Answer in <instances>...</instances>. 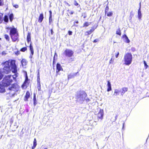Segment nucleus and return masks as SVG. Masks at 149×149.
I'll return each instance as SVG.
<instances>
[{
    "mask_svg": "<svg viewBox=\"0 0 149 149\" xmlns=\"http://www.w3.org/2000/svg\"><path fill=\"white\" fill-rule=\"evenodd\" d=\"M13 76H12L11 75H8L5 77L3 78L1 82L4 86L6 87L7 90L13 91L15 92L17 91L18 90V86L16 84H13L11 85V86L7 88L8 86H9L12 84L13 81Z\"/></svg>",
    "mask_w": 149,
    "mask_h": 149,
    "instance_id": "nucleus-1",
    "label": "nucleus"
},
{
    "mask_svg": "<svg viewBox=\"0 0 149 149\" xmlns=\"http://www.w3.org/2000/svg\"><path fill=\"white\" fill-rule=\"evenodd\" d=\"M87 94L84 91H77L75 94L76 101L80 104H83L87 97Z\"/></svg>",
    "mask_w": 149,
    "mask_h": 149,
    "instance_id": "nucleus-2",
    "label": "nucleus"
},
{
    "mask_svg": "<svg viewBox=\"0 0 149 149\" xmlns=\"http://www.w3.org/2000/svg\"><path fill=\"white\" fill-rule=\"evenodd\" d=\"M9 61H6L3 62L2 65L4 66L3 68L0 69V71L3 75L5 74H8L11 71Z\"/></svg>",
    "mask_w": 149,
    "mask_h": 149,
    "instance_id": "nucleus-3",
    "label": "nucleus"
},
{
    "mask_svg": "<svg viewBox=\"0 0 149 149\" xmlns=\"http://www.w3.org/2000/svg\"><path fill=\"white\" fill-rule=\"evenodd\" d=\"M74 53V52L72 50L68 49H66L64 52V54L66 57L70 58L68 59L69 63L74 61V58L72 57Z\"/></svg>",
    "mask_w": 149,
    "mask_h": 149,
    "instance_id": "nucleus-4",
    "label": "nucleus"
},
{
    "mask_svg": "<svg viewBox=\"0 0 149 149\" xmlns=\"http://www.w3.org/2000/svg\"><path fill=\"white\" fill-rule=\"evenodd\" d=\"M124 64L126 65H130L132 61V56L131 53H128L125 54L124 56Z\"/></svg>",
    "mask_w": 149,
    "mask_h": 149,
    "instance_id": "nucleus-5",
    "label": "nucleus"
},
{
    "mask_svg": "<svg viewBox=\"0 0 149 149\" xmlns=\"http://www.w3.org/2000/svg\"><path fill=\"white\" fill-rule=\"evenodd\" d=\"M15 61L14 60H11L9 62V65L11 70L14 73H16L17 72V68L16 65L15 64Z\"/></svg>",
    "mask_w": 149,
    "mask_h": 149,
    "instance_id": "nucleus-6",
    "label": "nucleus"
},
{
    "mask_svg": "<svg viewBox=\"0 0 149 149\" xmlns=\"http://www.w3.org/2000/svg\"><path fill=\"white\" fill-rule=\"evenodd\" d=\"M7 29L10 30V36L18 33V32L16 29L14 27H8L7 28Z\"/></svg>",
    "mask_w": 149,
    "mask_h": 149,
    "instance_id": "nucleus-7",
    "label": "nucleus"
},
{
    "mask_svg": "<svg viewBox=\"0 0 149 149\" xmlns=\"http://www.w3.org/2000/svg\"><path fill=\"white\" fill-rule=\"evenodd\" d=\"M10 36L13 42H15L17 40L19 41V35L18 33Z\"/></svg>",
    "mask_w": 149,
    "mask_h": 149,
    "instance_id": "nucleus-8",
    "label": "nucleus"
},
{
    "mask_svg": "<svg viewBox=\"0 0 149 149\" xmlns=\"http://www.w3.org/2000/svg\"><path fill=\"white\" fill-rule=\"evenodd\" d=\"M6 87L2 84V83L0 82V93H3L6 91L5 88Z\"/></svg>",
    "mask_w": 149,
    "mask_h": 149,
    "instance_id": "nucleus-9",
    "label": "nucleus"
},
{
    "mask_svg": "<svg viewBox=\"0 0 149 149\" xmlns=\"http://www.w3.org/2000/svg\"><path fill=\"white\" fill-rule=\"evenodd\" d=\"M103 110L100 109L98 113V117L101 119H102L103 117Z\"/></svg>",
    "mask_w": 149,
    "mask_h": 149,
    "instance_id": "nucleus-10",
    "label": "nucleus"
},
{
    "mask_svg": "<svg viewBox=\"0 0 149 149\" xmlns=\"http://www.w3.org/2000/svg\"><path fill=\"white\" fill-rule=\"evenodd\" d=\"M79 72H77L75 73H70L68 75V79H71L75 77L78 74Z\"/></svg>",
    "mask_w": 149,
    "mask_h": 149,
    "instance_id": "nucleus-11",
    "label": "nucleus"
},
{
    "mask_svg": "<svg viewBox=\"0 0 149 149\" xmlns=\"http://www.w3.org/2000/svg\"><path fill=\"white\" fill-rule=\"evenodd\" d=\"M107 86V92H109L112 90L111 84L109 81H108Z\"/></svg>",
    "mask_w": 149,
    "mask_h": 149,
    "instance_id": "nucleus-12",
    "label": "nucleus"
},
{
    "mask_svg": "<svg viewBox=\"0 0 149 149\" xmlns=\"http://www.w3.org/2000/svg\"><path fill=\"white\" fill-rule=\"evenodd\" d=\"M56 72H59L61 70H63V69L61 67V65L58 63H57L56 64Z\"/></svg>",
    "mask_w": 149,
    "mask_h": 149,
    "instance_id": "nucleus-13",
    "label": "nucleus"
},
{
    "mask_svg": "<svg viewBox=\"0 0 149 149\" xmlns=\"http://www.w3.org/2000/svg\"><path fill=\"white\" fill-rule=\"evenodd\" d=\"M30 93L29 91H27L26 95L25 96V99L24 100L25 101H27L28 100V98L30 97Z\"/></svg>",
    "mask_w": 149,
    "mask_h": 149,
    "instance_id": "nucleus-14",
    "label": "nucleus"
},
{
    "mask_svg": "<svg viewBox=\"0 0 149 149\" xmlns=\"http://www.w3.org/2000/svg\"><path fill=\"white\" fill-rule=\"evenodd\" d=\"M94 30V29L93 28H92L89 31H88L85 32V35L88 36L90 35L92 32H93Z\"/></svg>",
    "mask_w": 149,
    "mask_h": 149,
    "instance_id": "nucleus-15",
    "label": "nucleus"
},
{
    "mask_svg": "<svg viewBox=\"0 0 149 149\" xmlns=\"http://www.w3.org/2000/svg\"><path fill=\"white\" fill-rule=\"evenodd\" d=\"M43 18L44 17L43 14L42 13L40 14L39 17L38 22L40 23H41L42 22Z\"/></svg>",
    "mask_w": 149,
    "mask_h": 149,
    "instance_id": "nucleus-16",
    "label": "nucleus"
},
{
    "mask_svg": "<svg viewBox=\"0 0 149 149\" xmlns=\"http://www.w3.org/2000/svg\"><path fill=\"white\" fill-rule=\"evenodd\" d=\"M142 17V14L141 13V9L139 8L138 10V18L140 19H141Z\"/></svg>",
    "mask_w": 149,
    "mask_h": 149,
    "instance_id": "nucleus-17",
    "label": "nucleus"
},
{
    "mask_svg": "<svg viewBox=\"0 0 149 149\" xmlns=\"http://www.w3.org/2000/svg\"><path fill=\"white\" fill-rule=\"evenodd\" d=\"M29 47L30 48V50L31 51V54H32V55H33L34 54L33 47L32 45L31 44V43Z\"/></svg>",
    "mask_w": 149,
    "mask_h": 149,
    "instance_id": "nucleus-18",
    "label": "nucleus"
},
{
    "mask_svg": "<svg viewBox=\"0 0 149 149\" xmlns=\"http://www.w3.org/2000/svg\"><path fill=\"white\" fill-rule=\"evenodd\" d=\"M26 60L25 59H23L21 61L22 65L23 67L25 66L26 64Z\"/></svg>",
    "mask_w": 149,
    "mask_h": 149,
    "instance_id": "nucleus-19",
    "label": "nucleus"
},
{
    "mask_svg": "<svg viewBox=\"0 0 149 149\" xmlns=\"http://www.w3.org/2000/svg\"><path fill=\"white\" fill-rule=\"evenodd\" d=\"M31 33L29 32L27 35V40L28 43L30 42L31 40Z\"/></svg>",
    "mask_w": 149,
    "mask_h": 149,
    "instance_id": "nucleus-20",
    "label": "nucleus"
},
{
    "mask_svg": "<svg viewBox=\"0 0 149 149\" xmlns=\"http://www.w3.org/2000/svg\"><path fill=\"white\" fill-rule=\"evenodd\" d=\"M122 89V91L121 92V95H123L127 91L128 88H127L123 87Z\"/></svg>",
    "mask_w": 149,
    "mask_h": 149,
    "instance_id": "nucleus-21",
    "label": "nucleus"
},
{
    "mask_svg": "<svg viewBox=\"0 0 149 149\" xmlns=\"http://www.w3.org/2000/svg\"><path fill=\"white\" fill-rule=\"evenodd\" d=\"M29 80L28 79V77L26 75L25 77V81L24 83V85L25 86H26L27 85H28L29 83H28V81H29Z\"/></svg>",
    "mask_w": 149,
    "mask_h": 149,
    "instance_id": "nucleus-22",
    "label": "nucleus"
},
{
    "mask_svg": "<svg viewBox=\"0 0 149 149\" xmlns=\"http://www.w3.org/2000/svg\"><path fill=\"white\" fill-rule=\"evenodd\" d=\"M120 92V91H119L118 89H116L114 91V93L113 94V95L117 96L119 95V93Z\"/></svg>",
    "mask_w": 149,
    "mask_h": 149,
    "instance_id": "nucleus-23",
    "label": "nucleus"
},
{
    "mask_svg": "<svg viewBox=\"0 0 149 149\" xmlns=\"http://www.w3.org/2000/svg\"><path fill=\"white\" fill-rule=\"evenodd\" d=\"M33 101L34 106H35L37 104V101L36 99V96L35 93L34 94L33 96Z\"/></svg>",
    "mask_w": 149,
    "mask_h": 149,
    "instance_id": "nucleus-24",
    "label": "nucleus"
},
{
    "mask_svg": "<svg viewBox=\"0 0 149 149\" xmlns=\"http://www.w3.org/2000/svg\"><path fill=\"white\" fill-rule=\"evenodd\" d=\"M37 141L36 138H34L33 142V145L32 147L33 148H35L37 145Z\"/></svg>",
    "mask_w": 149,
    "mask_h": 149,
    "instance_id": "nucleus-25",
    "label": "nucleus"
},
{
    "mask_svg": "<svg viewBox=\"0 0 149 149\" xmlns=\"http://www.w3.org/2000/svg\"><path fill=\"white\" fill-rule=\"evenodd\" d=\"M14 18V15L13 13H11L10 15H9V18L10 20V21L11 22H12L13 19Z\"/></svg>",
    "mask_w": 149,
    "mask_h": 149,
    "instance_id": "nucleus-26",
    "label": "nucleus"
},
{
    "mask_svg": "<svg viewBox=\"0 0 149 149\" xmlns=\"http://www.w3.org/2000/svg\"><path fill=\"white\" fill-rule=\"evenodd\" d=\"M4 20L6 22H8V18L7 15H5L4 17Z\"/></svg>",
    "mask_w": 149,
    "mask_h": 149,
    "instance_id": "nucleus-27",
    "label": "nucleus"
},
{
    "mask_svg": "<svg viewBox=\"0 0 149 149\" xmlns=\"http://www.w3.org/2000/svg\"><path fill=\"white\" fill-rule=\"evenodd\" d=\"M4 38L7 41H10V37L7 34H5L4 35Z\"/></svg>",
    "mask_w": 149,
    "mask_h": 149,
    "instance_id": "nucleus-28",
    "label": "nucleus"
},
{
    "mask_svg": "<svg viewBox=\"0 0 149 149\" xmlns=\"http://www.w3.org/2000/svg\"><path fill=\"white\" fill-rule=\"evenodd\" d=\"M116 34L120 36L121 35V32L120 28H118V29L116 31Z\"/></svg>",
    "mask_w": 149,
    "mask_h": 149,
    "instance_id": "nucleus-29",
    "label": "nucleus"
},
{
    "mask_svg": "<svg viewBox=\"0 0 149 149\" xmlns=\"http://www.w3.org/2000/svg\"><path fill=\"white\" fill-rule=\"evenodd\" d=\"M37 82L38 83H40V74L39 72H38L37 75Z\"/></svg>",
    "mask_w": 149,
    "mask_h": 149,
    "instance_id": "nucleus-30",
    "label": "nucleus"
},
{
    "mask_svg": "<svg viewBox=\"0 0 149 149\" xmlns=\"http://www.w3.org/2000/svg\"><path fill=\"white\" fill-rule=\"evenodd\" d=\"M52 22V15H49V24L50 25Z\"/></svg>",
    "mask_w": 149,
    "mask_h": 149,
    "instance_id": "nucleus-31",
    "label": "nucleus"
},
{
    "mask_svg": "<svg viewBox=\"0 0 149 149\" xmlns=\"http://www.w3.org/2000/svg\"><path fill=\"white\" fill-rule=\"evenodd\" d=\"M27 50V48L26 47H23L20 50V51L22 52H24Z\"/></svg>",
    "mask_w": 149,
    "mask_h": 149,
    "instance_id": "nucleus-32",
    "label": "nucleus"
},
{
    "mask_svg": "<svg viewBox=\"0 0 149 149\" xmlns=\"http://www.w3.org/2000/svg\"><path fill=\"white\" fill-rule=\"evenodd\" d=\"M113 14L112 12H109L107 13V15L108 17H110Z\"/></svg>",
    "mask_w": 149,
    "mask_h": 149,
    "instance_id": "nucleus-33",
    "label": "nucleus"
},
{
    "mask_svg": "<svg viewBox=\"0 0 149 149\" xmlns=\"http://www.w3.org/2000/svg\"><path fill=\"white\" fill-rule=\"evenodd\" d=\"M143 63L144 66L146 67V69L148 67V66L147 65V63L145 61H144Z\"/></svg>",
    "mask_w": 149,
    "mask_h": 149,
    "instance_id": "nucleus-34",
    "label": "nucleus"
},
{
    "mask_svg": "<svg viewBox=\"0 0 149 149\" xmlns=\"http://www.w3.org/2000/svg\"><path fill=\"white\" fill-rule=\"evenodd\" d=\"M109 9V6L107 5L106 8H105V14H106L107 13V12L108 11Z\"/></svg>",
    "mask_w": 149,
    "mask_h": 149,
    "instance_id": "nucleus-35",
    "label": "nucleus"
},
{
    "mask_svg": "<svg viewBox=\"0 0 149 149\" xmlns=\"http://www.w3.org/2000/svg\"><path fill=\"white\" fill-rule=\"evenodd\" d=\"M125 42L127 43H128L130 42V40L128 39V37L125 38Z\"/></svg>",
    "mask_w": 149,
    "mask_h": 149,
    "instance_id": "nucleus-36",
    "label": "nucleus"
},
{
    "mask_svg": "<svg viewBox=\"0 0 149 149\" xmlns=\"http://www.w3.org/2000/svg\"><path fill=\"white\" fill-rule=\"evenodd\" d=\"M89 24L88 22H86L84 24V26H87L89 25Z\"/></svg>",
    "mask_w": 149,
    "mask_h": 149,
    "instance_id": "nucleus-37",
    "label": "nucleus"
},
{
    "mask_svg": "<svg viewBox=\"0 0 149 149\" xmlns=\"http://www.w3.org/2000/svg\"><path fill=\"white\" fill-rule=\"evenodd\" d=\"M3 76V75L1 72V71H0V80L2 78Z\"/></svg>",
    "mask_w": 149,
    "mask_h": 149,
    "instance_id": "nucleus-38",
    "label": "nucleus"
},
{
    "mask_svg": "<svg viewBox=\"0 0 149 149\" xmlns=\"http://www.w3.org/2000/svg\"><path fill=\"white\" fill-rule=\"evenodd\" d=\"M4 3L3 0H0V6L3 5Z\"/></svg>",
    "mask_w": 149,
    "mask_h": 149,
    "instance_id": "nucleus-39",
    "label": "nucleus"
},
{
    "mask_svg": "<svg viewBox=\"0 0 149 149\" xmlns=\"http://www.w3.org/2000/svg\"><path fill=\"white\" fill-rule=\"evenodd\" d=\"M85 100H86V102L87 103L89 102L90 101V100L87 98V97H86V98Z\"/></svg>",
    "mask_w": 149,
    "mask_h": 149,
    "instance_id": "nucleus-40",
    "label": "nucleus"
},
{
    "mask_svg": "<svg viewBox=\"0 0 149 149\" xmlns=\"http://www.w3.org/2000/svg\"><path fill=\"white\" fill-rule=\"evenodd\" d=\"M99 39H95L93 41V42L94 43H96V42H99Z\"/></svg>",
    "mask_w": 149,
    "mask_h": 149,
    "instance_id": "nucleus-41",
    "label": "nucleus"
},
{
    "mask_svg": "<svg viewBox=\"0 0 149 149\" xmlns=\"http://www.w3.org/2000/svg\"><path fill=\"white\" fill-rule=\"evenodd\" d=\"M13 6L15 8H17L18 7V6L17 5L15 4L14 3H13Z\"/></svg>",
    "mask_w": 149,
    "mask_h": 149,
    "instance_id": "nucleus-42",
    "label": "nucleus"
},
{
    "mask_svg": "<svg viewBox=\"0 0 149 149\" xmlns=\"http://www.w3.org/2000/svg\"><path fill=\"white\" fill-rule=\"evenodd\" d=\"M68 34L69 35H71L72 34V32L70 31H68Z\"/></svg>",
    "mask_w": 149,
    "mask_h": 149,
    "instance_id": "nucleus-43",
    "label": "nucleus"
},
{
    "mask_svg": "<svg viewBox=\"0 0 149 149\" xmlns=\"http://www.w3.org/2000/svg\"><path fill=\"white\" fill-rule=\"evenodd\" d=\"M74 4L76 6L79 5L78 3H77L76 1H74Z\"/></svg>",
    "mask_w": 149,
    "mask_h": 149,
    "instance_id": "nucleus-44",
    "label": "nucleus"
},
{
    "mask_svg": "<svg viewBox=\"0 0 149 149\" xmlns=\"http://www.w3.org/2000/svg\"><path fill=\"white\" fill-rule=\"evenodd\" d=\"M131 50L132 51L134 52L136 51V49L134 47H132L131 49Z\"/></svg>",
    "mask_w": 149,
    "mask_h": 149,
    "instance_id": "nucleus-45",
    "label": "nucleus"
},
{
    "mask_svg": "<svg viewBox=\"0 0 149 149\" xmlns=\"http://www.w3.org/2000/svg\"><path fill=\"white\" fill-rule=\"evenodd\" d=\"M3 21V20L2 19V17L0 15V23H1Z\"/></svg>",
    "mask_w": 149,
    "mask_h": 149,
    "instance_id": "nucleus-46",
    "label": "nucleus"
},
{
    "mask_svg": "<svg viewBox=\"0 0 149 149\" xmlns=\"http://www.w3.org/2000/svg\"><path fill=\"white\" fill-rule=\"evenodd\" d=\"M50 31H51V35H52L54 33L52 29H51L50 30Z\"/></svg>",
    "mask_w": 149,
    "mask_h": 149,
    "instance_id": "nucleus-47",
    "label": "nucleus"
},
{
    "mask_svg": "<svg viewBox=\"0 0 149 149\" xmlns=\"http://www.w3.org/2000/svg\"><path fill=\"white\" fill-rule=\"evenodd\" d=\"M57 56V54L56 53H55V55H54V58L53 61V64H54V57H55V56Z\"/></svg>",
    "mask_w": 149,
    "mask_h": 149,
    "instance_id": "nucleus-48",
    "label": "nucleus"
},
{
    "mask_svg": "<svg viewBox=\"0 0 149 149\" xmlns=\"http://www.w3.org/2000/svg\"><path fill=\"white\" fill-rule=\"evenodd\" d=\"M65 4V5H68V6H70V4H69L68 3H67V2H66V1H65L64 2Z\"/></svg>",
    "mask_w": 149,
    "mask_h": 149,
    "instance_id": "nucleus-49",
    "label": "nucleus"
},
{
    "mask_svg": "<svg viewBox=\"0 0 149 149\" xmlns=\"http://www.w3.org/2000/svg\"><path fill=\"white\" fill-rule=\"evenodd\" d=\"M6 54V53L5 52V51H3L2 53V54L3 55H5Z\"/></svg>",
    "mask_w": 149,
    "mask_h": 149,
    "instance_id": "nucleus-50",
    "label": "nucleus"
},
{
    "mask_svg": "<svg viewBox=\"0 0 149 149\" xmlns=\"http://www.w3.org/2000/svg\"><path fill=\"white\" fill-rule=\"evenodd\" d=\"M123 38H125V39L127 37L126 34H124L123 35Z\"/></svg>",
    "mask_w": 149,
    "mask_h": 149,
    "instance_id": "nucleus-51",
    "label": "nucleus"
},
{
    "mask_svg": "<svg viewBox=\"0 0 149 149\" xmlns=\"http://www.w3.org/2000/svg\"><path fill=\"white\" fill-rule=\"evenodd\" d=\"M112 57L111 58V59L110 60V61H109V63L110 64L113 63V62H112Z\"/></svg>",
    "mask_w": 149,
    "mask_h": 149,
    "instance_id": "nucleus-52",
    "label": "nucleus"
},
{
    "mask_svg": "<svg viewBox=\"0 0 149 149\" xmlns=\"http://www.w3.org/2000/svg\"><path fill=\"white\" fill-rule=\"evenodd\" d=\"M119 52H118L117 54H116V58H117L119 55Z\"/></svg>",
    "mask_w": 149,
    "mask_h": 149,
    "instance_id": "nucleus-53",
    "label": "nucleus"
},
{
    "mask_svg": "<svg viewBox=\"0 0 149 149\" xmlns=\"http://www.w3.org/2000/svg\"><path fill=\"white\" fill-rule=\"evenodd\" d=\"M83 15H84V18H85L86 17V14L85 13H84L83 14Z\"/></svg>",
    "mask_w": 149,
    "mask_h": 149,
    "instance_id": "nucleus-54",
    "label": "nucleus"
},
{
    "mask_svg": "<svg viewBox=\"0 0 149 149\" xmlns=\"http://www.w3.org/2000/svg\"><path fill=\"white\" fill-rule=\"evenodd\" d=\"M105 125H106V124H104V130H107V128L106 127H105Z\"/></svg>",
    "mask_w": 149,
    "mask_h": 149,
    "instance_id": "nucleus-55",
    "label": "nucleus"
},
{
    "mask_svg": "<svg viewBox=\"0 0 149 149\" xmlns=\"http://www.w3.org/2000/svg\"><path fill=\"white\" fill-rule=\"evenodd\" d=\"M70 14L71 15H72L73 14V13H74V12L72 11H71L70 12Z\"/></svg>",
    "mask_w": 149,
    "mask_h": 149,
    "instance_id": "nucleus-56",
    "label": "nucleus"
},
{
    "mask_svg": "<svg viewBox=\"0 0 149 149\" xmlns=\"http://www.w3.org/2000/svg\"><path fill=\"white\" fill-rule=\"evenodd\" d=\"M39 85H40V87H39V88H38V91H40V84H39Z\"/></svg>",
    "mask_w": 149,
    "mask_h": 149,
    "instance_id": "nucleus-57",
    "label": "nucleus"
},
{
    "mask_svg": "<svg viewBox=\"0 0 149 149\" xmlns=\"http://www.w3.org/2000/svg\"><path fill=\"white\" fill-rule=\"evenodd\" d=\"M49 13L50 15H52V12L51 10L49 11Z\"/></svg>",
    "mask_w": 149,
    "mask_h": 149,
    "instance_id": "nucleus-58",
    "label": "nucleus"
},
{
    "mask_svg": "<svg viewBox=\"0 0 149 149\" xmlns=\"http://www.w3.org/2000/svg\"><path fill=\"white\" fill-rule=\"evenodd\" d=\"M33 55H32V54H31H31H30V55L29 56V58H32V56H33Z\"/></svg>",
    "mask_w": 149,
    "mask_h": 149,
    "instance_id": "nucleus-59",
    "label": "nucleus"
},
{
    "mask_svg": "<svg viewBox=\"0 0 149 149\" xmlns=\"http://www.w3.org/2000/svg\"><path fill=\"white\" fill-rule=\"evenodd\" d=\"M79 23L78 22V21H75L74 22V24L75 23H77V24H78Z\"/></svg>",
    "mask_w": 149,
    "mask_h": 149,
    "instance_id": "nucleus-60",
    "label": "nucleus"
},
{
    "mask_svg": "<svg viewBox=\"0 0 149 149\" xmlns=\"http://www.w3.org/2000/svg\"><path fill=\"white\" fill-rule=\"evenodd\" d=\"M141 2H140L139 3V8L140 9H141Z\"/></svg>",
    "mask_w": 149,
    "mask_h": 149,
    "instance_id": "nucleus-61",
    "label": "nucleus"
},
{
    "mask_svg": "<svg viewBox=\"0 0 149 149\" xmlns=\"http://www.w3.org/2000/svg\"><path fill=\"white\" fill-rule=\"evenodd\" d=\"M124 124H125L124 123H123V128H122V129H123V130L124 129Z\"/></svg>",
    "mask_w": 149,
    "mask_h": 149,
    "instance_id": "nucleus-62",
    "label": "nucleus"
},
{
    "mask_svg": "<svg viewBox=\"0 0 149 149\" xmlns=\"http://www.w3.org/2000/svg\"><path fill=\"white\" fill-rule=\"evenodd\" d=\"M117 117H118V116L117 115H116V116L115 117V120H116V119H117Z\"/></svg>",
    "mask_w": 149,
    "mask_h": 149,
    "instance_id": "nucleus-63",
    "label": "nucleus"
},
{
    "mask_svg": "<svg viewBox=\"0 0 149 149\" xmlns=\"http://www.w3.org/2000/svg\"><path fill=\"white\" fill-rule=\"evenodd\" d=\"M35 148H33L32 147L31 149H34Z\"/></svg>",
    "mask_w": 149,
    "mask_h": 149,
    "instance_id": "nucleus-64",
    "label": "nucleus"
}]
</instances>
